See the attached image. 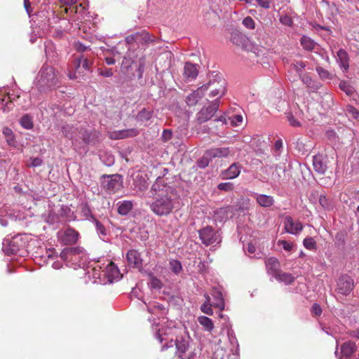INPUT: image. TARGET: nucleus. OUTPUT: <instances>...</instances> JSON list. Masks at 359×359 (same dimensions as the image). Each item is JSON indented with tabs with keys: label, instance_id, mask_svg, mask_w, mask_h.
<instances>
[{
	"label": "nucleus",
	"instance_id": "f257e3e1",
	"mask_svg": "<svg viewBox=\"0 0 359 359\" xmlns=\"http://www.w3.org/2000/svg\"><path fill=\"white\" fill-rule=\"evenodd\" d=\"M150 201L147 202L151 211L159 217H166L180 209L182 203L178 191L168 184L163 177H158L149 191Z\"/></svg>",
	"mask_w": 359,
	"mask_h": 359
},
{
	"label": "nucleus",
	"instance_id": "f03ea898",
	"mask_svg": "<svg viewBox=\"0 0 359 359\" xmlns=\"http://www.w3.org/2000/svg\"><path fill=\"white\" fill-rule=\"evenodd\" d=\"M152 330L155 337L158 341L165 344L162 346L161 350L164 351L168 348L173 347L172 335L177 334V328L173 322L167 321L166 325H161L158 323L152 325Z\"/></svg>",
	"mask_w": 359,
	"mask_h": 359
},
{
	"label": "nucleus",
	"instance_id": "7ed1b4c3",
	"mask_svg": "<svg viewBox=\"0 0 359 359\" xmlns=\"http://www.w3.org/2000/svg\"><path fill=\"white\" fill-rule=\"evenodd\" d=\"M57 82V76L53 67L43 65L38 74L36 86L40 91L55 86Z\"/></svg>",
	"mask_w": 359,
	"mask_h": 359
},
{
	"label": "nucleus",
	"instance_id": "20e7f679",
	"mask_svg": "<svg viewBox=\"0 0 359 359\" xmlns=\"http://www.w3.org/2000/svg\"><path fill=\"white\" fill-rule=\"evenodd\" d=\"M62 132L66 137L72 140V144L74 147H76V140L75 138L76 135L82 139L86 144L90 142V133L88 131L83 129L79 130L77 128H74L72 125L67 124L62 126Z\"/></svg>",
	"mask_w": 359,
	"mask_h": 359
},
{
	"label": "nucleus",
	"instance_id": "39448f33",
	"mask_svg": "<svg viewBox=\"0 0 359 359\" xmlns=\"http://www.w3.org/2000/svg\"><path fill=\"white\" fill-rule=\"evenodd\" d=\"M93 276L95 278L98 279H101L102 276L106 277L109 283H112L114 280H118L121 278L119 270L112 262H110L104 269L101 271L95 269Z\"/></svg>",
	"mask_w": 359,
	"mask_h": 359
},
{
	"label": "nucleus",
	"instance_id": "423d86ee",
	"mask_svg": "<svg viewBox=\"0 0 359 359\" xmlns=\"http://www.w3.org/2000/svg\"><path fill=\"white\" fill-rule=\"evenodd\" d=\"M201 242L206 246L221 242L220 235L212 226H207L198 231Z\"/></svg>",
	"mask_w": 359,
	"mask_h": 359
},
{
	"label": "nucleus",
	"instance_id": "0eeeda50",
	"mask_svg": "<svg viewBox=\"0 0 359 359\" xmlns=\"http://www.w3.org/2000/svg\"><path fill=\"white\" fill-rule=\"evenodd\" d=\"M3 251L8 255H15L25 246L21 236L18 235L12 239H4L3 241Z\"/></svg>",
	"mask_w": 359,
	"mask_h": 359
},
{
	"label": "nucleus",
	"instance_id": "6e6552de",
	"mask_svg": "<svg viewBox=\"0 0 359 359\" xmlns=\"http://www.w3.org/2000/svg\"><path fill=\"white\" fill-rule=\"evenodd\" d=\"M102 186L109 193H114L122 187V177L119 175L104 176Z\"/></svg>",
	"mask_w": 359,
	"mask_h": 359
},
{
	"label": "nucleus",
	"instance_id": "1a4fd4ad",
	"mask_svg": "<svg viewBox=\"0 0 359 359\" xmlns=\"http://www.w3.org/2000/svg\"><path fill=\"white\" fill-rule=\"evenodd\" d=\"M219 103V100L216 99L211 104L203 107L196 115L197 121L202 123L210 120L217 111Z\"/></svg>",
	"mask_w": 359,
	"mask_h": 359
},
{
	"label": "nucleus",
	"instance_id": "9d476101",
	"mask_svg": "<svg viewBox=\"0 0 359 359\" xmlns=\"http://www.w3.org/2000/svg\"><path fill=\"white\" fill-rule=\"evenodd\" d=\"M81 252L80 248H66L60 252V257L67 265L74 266Z\"/></svg>",
	"mask_w": 359,
	"mask_h": 359
},
{
	"label": "nucleus",
	"instance_id": "9b49d317",
	"mask_svg": "<svg viewBox=\"0 0 359 359\" xmlns=\"http://www.w3.org/2000/svg\"><path fill=\"white\" fill-rule=\"evenodd\" d=\"M57 237L64 245H73L77 242L79 233L74 229L68 228L65 230L59 231Z\"/></svg>",
	"mask_w": 359,
	"mask_h": 359
},
{
	"label": "nucleus",
	"instance_id": "f8f14e48",
	"mask_svg": "<svg viewBox=\"0 0 359 359\" xmlns=\"http://www.w3.org/2000/svg\"><path fill=\"white\" fill-rule=\"evenodd\" d=\"M69 7H66L65 11L79 13L83 15L88 8V3L86 0H69Z\"/></svg>",
	"mask_w": 359,
	"mask_h": 359
},
{
	"label": "nucleus",
	"instance_id": "ddd939ff",
	"mask_svg": "<svg viewBox=\"0 0 359 359\" xmlns=\"http://www.w3.org/2000/svg\"><path fill=\"white\" fill-rule=\"evenodd\" d=\"M212 84H214V83L209 82L208 83L201 86L197 90L189 94L187 97V104L189 106L196 105L198 100L204 95L205 91Z\"/></svg>",
	"mask_w": 359,
	"mask_h": 359
},
{
	"label": "nucleus",
	"instance_id": "4468645a",
	"mask_svg": "<svg viewBox=\"0 0 359 359\" xmlns=\"http://www.w3.org/2000/svg\"><path fill=\"white\" fill-rule=\"evenodd\" d=\"M190 339V336L186 330H183V334L180 337H177L175 344L177 353L180 357L187 351Z\"/></svg>",
	"mask_w": 359,
	"mask_h": 359
},
{
	"label": "nucleus",
	"instance_id": "2eb2a0df",
	"mask_svg": "<svg viewBox=\"0 0 359 359\" xmlns=\"http://www.w3.org/2000/svg\"><path fill=\"white\" fill-rule=\"evenodd\" d=\"M338 291L342 294H348L353 288V280L348 276H342L337 282Z\"/></svg>",
	"mask_w": 359,
	"mask_h": 359
},
{
	"label": "nucleus",
	"instance_id": "dca6fc26",
	"mask_svg": "<svg viewBox=\"0 0 359 359\" xmlns=\"http://www.w3.org/2000/svg\"><path fill=\"white\" fill-rule=\"evenodd\" d=\"M212 297V305L215 308H217L220 311L224 309L225 304L222 293V288L220 286L215 287L211 292Z\"/></svg>",
	"mask_w": 359,
	"mask_h": 359
},
{
	"label": "nucleus",
	"instance_id": "f3484780",
	"mask_svg": "<svg viewBox=\"0 0 359 359\" xmlns=\"http://www.w3.org/2000/svg\"><path fill=\"white\" fill-rule=\"evenodd\" d=\"M283 223L285 231L289 233L297 235L302 231V223L299 221H294L290 216H286Z\"/></svg>",
	"mask_w": 359,
	"mask_h": 359
},
{
	"label": "nucleus",
	"instance_id": "a211bd4d",
	"mask_svg": "<svg viewBox=\"0 0 359 359\" xmlns=\"http://www.w3.org/2000/svg\"><path fill=\"white\" fill-rule=\"evenodd\" d=\"M138 133L139 132L136 128L123 129L109 133V137L111 140H121L135 137Z\"/></svg>",
	"mask_w": 359,
	"mask_h": 359
},
{
	"label": "nucleus",
	"instance_id": "6ab92c4d",
	"mask_svg": "<svg viewBox=\"0 0 359 359\" xmlns=\"http://www.w3.org/2000/svg\"><path fill=\"white\" fill-rule=\"evenodd\" d=\"M128 265L131 267L140 269L142 266V259L140 253L135 250H129L126 255Z\"/></svg>",
	"mask_w": 359,
	"mask_h": 359
},
{
	"label": "nucleus",
	"instance_id": "aec40b11",
	"mask_svg": "<svg viewBox=\"0 0 359 359\" xmlns=\"http://www.w3.org/2000/svg\"><path fill=\"white\" fill-rule=\"evenodd\" d=\"M241 165L238 163H233L226 170L221 173L222 179L232 180L236 178L241 173Z\"/></svg>",
	"mask_w": 359,
	"mask_h": 359
},
{
	"label": "nucleus",
	"instance_id": "412c9836",
	"mask_svg": "<svg viewBox=\"0 0 359 359\" xmlns=\"http://www.w3.org/2000/svg\"><path fill=\"white\" fill-rule=\"evenodd\" d=\"M74 65L76 67V73H78L79 75L83 74L85 71H90V63L83 55L75 59Z\"/></svg>",
	"mask_w": 359,
	"mask_h": 359
},
{
	"label": "nucleus",
	"instance_id": "4be33fe9",
	"mask_svg": "<svg viewBox=\"0 0 359 359\" xmlns=\"http://www.w3.org/2000/svg\"><path fill=\"white\" fill-rule=\"evenodd\" d=\"M197 66L191 62H186L184 67V76L187 81H193L198 76Z\"/></svg>",
	"mask_w": 359,
	"mask_h": 359
},
{
	"label": "nucleus",
	"instance_id": "5701e85b",
	"mask_svg": "<svg viewBox=\"0 0 359 359\" xmlns=\"http://www.w3.org/2000/svg\"><path fill=\"white\" fill-rule=\"evenodd\" d=\"M313 166L314 170L320 174H324L327 169L324 157L320 154L313 156Z\"/></svg>",
	"mask_w": 359,
	"mask_h": 359
},
{
	"label": "nucleus",
	"instance_id": "b1692460",
	"mask_svg": "<svg viewBox=\"0 0 359 359\" xmlns=\"http://www.w3.org/2000/svg\"><path fill=\"white\" fill-rule=\"evenodd\" d=\"M303 84L306 85L311 91H317L321 86L319 82L313 81L308 74H304L299 77Z\"/></svg>",
	"mask_w": 359,
	"mask_h": 359
},
{
	"label": "nucleus",
	"instance_id": "393cba45",
	"mask_svg": "<svg viewBox=\"0 0 359 359\" xmlns=\"http://www.w3.org/2000/svg\"><path fill=\"white\" fill-rule=\"evenodd\" d=\"M337 61L339 64V66L344 69V71H347L349 68V57L347 52L344 49H340L337 53Z\"/></svg>",
	"mask_w": 359,
	"mask_h": 359
},
{
	"label": "nucleus",
	"instance_id": "a878e982",
	"mask_svg": "<svg viewBox=\"0 0 359 359\" xmlns=\"http://www.w3.org/2000/svg\"><path fill=\"white\" fill-rule=\"evenodd\" d=\"M357 350L356 344L353 341H346L341 347V356L349 358Z\"/></svg>",
	"mask_w": 359,
	"mask_h": 359
},
{
	"label": "nucleus",
	"instance_id": "bb28decb",
	"mask_svg": "<svg viewBox=\"0 0 359 359\" xmlns=\"http://www.w3.org/2000/svg\"><path fill=\"white\" fill-rule=\"evenodd\" d=\"M254 196L257 203L262 207L269 208L274 203L273 198L271 196L258 194H255Z\"/></svg>",
	"mask_w": 359,
	"mask_h": 359
},
{
	"label": "nucleus",
	"instance_id": "cd10ccee",
	"mask_svg": "<svg viewBox=\"0 0 359 359\" xmlns=\"http://www.w3.org/2000/svg\"><path fill=\"white\" fill-rule=\"evenodd\" d=\"M266 266L268 273L274 277L279 271V263L274 257L269 258L266 262Z\"/></svg>",
	"mask_w": 359,
	"mask_h": 359
},
{
	"label": "nucleus",
	"instance_id": "c85d7f7f",
	"mask_svg": "<svg viewBox=\"0 0 359 359\" xmlns=\"http://www.w3.org/2000/svg\"><path fill=\"white\" fill-rule=\"evenodd\" d=\"M209 151L212 158L227 157L231 153L229 148L227 147L214 148L209 149Z\"/></svg>",
	"mask_w": 359,
	"mask_h": 359
},
{
	"label": "nucleus",
	"instance_id": "c756f323",
	"mask_svg": "<svg viewBox=\"0 0 359 359\" xmlns=\"http://www.w3.org/2000/svg\"><path fill=\"white\" fill-rule=\"evenodd\" d=\"M133 203L131 201H123L118 203V212L121 215H127L133 209Z\"/></svg>",
	"mask_w": 359,
	"mask_h": 359
},
{
	"label": "nucleus",
	"instance_id": "7c9ffc66",
	"mask_svg": "<svg viewBox=\"0 0 359 359\" xmlns=\"http://www.w3.org/2000/svg\"><path fill=\"white\" fill-rule=\"evenodd\" d=\"M301 44L304 49L308 51L314 50L318 46V45L313 39L306 36H303L302 37Z\"/></svg>",
	"mask_w": 359,
	"mask_h": 359
},
{
	"label": "nucleus",
	"instance_id": "2f4dec72",
	"mask_svg": "<svg viewBox=\"0 0 359 359\" xmlns=\"http://www.w3.org/2000/svg\"><path fill=\"white\" fill-rule=\"evenodd\" d=\"M198 322L205 331L212 332L214 329L213 321L208 317L201 316L198 318Z\"/></svg>",
	"mask_w": 359,
	"mask_h": 359
},
{
	"label": "nucleus",
	"instance_id": "473e14b6",
	"mask_svg": "<svg viewBox=\"0 0 359 359\" xmlns=\"http://www.w3.org/2000/svg\"><path fill=\"white\" fill-rule=\"evenodd\" d=\"M204 297L205 299V302L201 305V311L208 316L213 315V310L212 307L213 306L211 303V299L208 294H204Z\"/></svg>",
	"mask_w": 359,
	"mask_h": 359
},
{
	"label": "nucleus",
	"instance_id": "72a5a7b5",
	"mask_svg": "<svg viewBox=\"0 0 359 359\" xmlns=\"http://www.w3.org/2000/svg\"><path fill=\"white\" fill-rule=\"evenodd\" d=\"M147 311L150 313L158 316V315H163L165 313V307L158 303H153L150 304L147 306Z\"/></svg>",
	"mask_w": 359,
	"mask_h": 359
},
{
	"label": "nucleus",
	"instance_id": "f704fd0d",
	"mask_svg": "<svg viewBox=\"0 0 359 359\" xmlns=\"http://www.w3.org/2000/svg\"><path fill=\"white\" fill-rule=\"evenodd\" d=\"M95 226L97 235L102 241H105L108 239V231L104 226L98 220H95Z\"/></svg>",
	"mask_w": 359,
	"mask_h": 359
},
{
	"label": "nucleus",
	"instance_id": "c9c22d12",
	"mask_svg": "<svg viewBox=\"0 0 359 359\" xmlns=\"http://www.w3.org/2000/svg\"><path fill=\"white\" fill-rule=\"evenodd\" d=\"M273 278L280 282L285 283L286 285L292 283L294 280V277L291 274L280 271Z\"/></svg>",
	"mask_w": 359,
	"mask_h": 359
},
{
	"label": "nucleus",
	"instance_id": "e433bc0d",
	"mask_svg": "<svg viewBox=\"0 0 359 359\" xmlns=\"http://www.w3.org/2000/svg\"><path fill=\"white\" fill-rule=\"evenodd\" d=\"M212 157L210 154L209 150L206 151L204 155L198 160V166L200 168H206L210 162L212 160Z\"/></svg>",
	"mask_w": 359,
	"mask_h": 359
},
{
	"label": "nucleus",
	"instance_id": "4c0bfd02",
	"mask_svg": "<svg viewBox=\"0 0 359 359\" xmlns=\"http://www.w3.org/2000/svg\"><path fill=\"white\" fill-rule=\"evenodd\" d=\"M244 252L245 254H247L250 257H255V258H260V254L256 253V248L255 246L251 243H248L247 244V246L243 245Z\"/></svg>",
	"mask_w": 359,
	"mask_h": 359
},
{
	"label": "nucleus",
	"instance_id": "58836bf2",
	"mask_svg": "<svg viewBox=\"0 0 359 359\" xmlns=\"http://www.w3.org/2000/svg\"><path fill=\"white\" fill-rule=\"evenodd\" d=\"M231 41L236 45L244 48L245 46L247 39L245 36L241 34H235L231 37Z\"/></svg>",
	"mask_w": 359,
	"mask_h": 359
},
{
	"label": "nucleus",
	"instance_id": "ea45409f",
	"mask_svg": "<svg viewBox=\"0 0 359 359\" xmlns=\"http://www.w3.org/2000/svg\"><path fill=\"white\" fill-rule=\"evenodd\" d=\"M20 123L25 129L29 130L33 128L32 118L28 115H24L20 120Z\"/></svg>",
	"mask_w": 359,
	"mask_h": 359
},
{
	"label": "nucleus",
	"instance_id": "a19ab883",
	"mask_svg": "<svg viewBox=\"0 0 359 359\" xmlns=\"http://www.w3.org/2000/svg\"><path fill=\"white\" fill-rule=\"evenodd\" d=\"M291 67L297 72L299 77H300L304 74L302 72L306 67V64L302 61H296L291 65Z\"/></svg>",
	"mask_w": 359,
	"mask_h": 359
},
{
	"label": "nucleus",
	"instance_id": "79ce46f5",
	"mask_svg": "<svg viewBox=\"0 0 359 359\" xmlns=\"http://www.w3.org/2000/svg\"><path fill=\"white\" fill-rule=\"evenodd\" d=\"M152 116V111L147 110L146 109H142L137 115V119L141 121L149 120Z\"/></svg>",
	"mask_w": 359,
	"mask_h": 359
},
{
	"label": "nucleus",
	"instance_id": "37998d69",
	"mask_svg": "<svg viewBox=\"0 0 359 359\" xmlns=\"http://www.w3.org/2000/svg\"><path fill=\"white\" fill-rule=\"evenodd\" d=\"M3 135L5 136L6 139V142L9 145H13L15 142L14 136L13 134V131L8 127H4L3 128Z\"/></svg>",
	"mask_w": 359,
	"mask_h": 359
},
{
	"label": "nucleus",
	"instance_id": "c03bdc74",
	"mask_svg": "<svg viewBox=\"0 0 359 359\" xmlns=\"http://www.w3.org/2000/svg\"><path fill=\"white\" fill-rule=\"evenodd\" d=\"M225 93V87H224V82L223 81L222 83L219 85V88H216L211 90L210 93V96L212 97L219 96L221 97L223 96Z\"/></svg>",
	"mask_w": 359,
	"mask_h": 359
},
{
	"label": "nucleus",
	"instance_id": "a18cd8bd",
	"mask_svg": "<svg viewBox=\"0 0 359 359\" xmlns=\"http://www.w3.org/2000/svg\"><path fill=\"white\" fill-rule=\"evenodd\" d=\"M304 246L310 250L316 249V242L312 237H307L303 241Z\"/></svg>",
	"mask_w": 359,
	"mask_h": 359
},
{
	"label": "nucleus",
	"instance_id": "49530a36",
	"mask_svg": "<svg viewBox=\"0 0 359 359\" xmlns=\"http://www.w3.org/2000/svg\"><path fill=\"white\" fill-rule=\"evenodd\" d=\"M133 60L130 57H124L121 63V71L124 74L128 73L129 69L131 67Z\"/></svg>",
	"mask_w": 359,
	"mask_h": 359
},
{
	"label": "nucleus",
	"instance_id": "de8ad7c7",
	"mask_svg": "<svg viewBox=\"0 0 359 359\" xmlns=\"http://www.w3.org/2000/svg\"><path fill=\"white\" fill-rule=\"evenodd\" d=\"M169 265L170 270L176 274L179 273L182 270V264L180 262L177 260H170L169 262Z\"/></svg>",
	"mask_w": 359,
	"mask_h": 359
},
{
	"label": "nucleus",
	"instance_id": "09e8293b",
	"mask_svg": "<svg viewBox=\"0 0 359 359\" xmlns=\"http://www.w3.org/2000/svg\"><path fill=\"white\" fill-rule=\"evenodd\" d=\"M140 36H142V39L145 41V42H149L150 39H149V34L148 33H143L142 34H140V33H136L133 35H130L129 36H128L126 38V41L128 43H130L132 40L133 39H138V38Z\"/></svg>",
	"mask_w": 359,
	"mask_h": 359
},
{
	"label": "nucleus",
	"instance_id": "8fccbe9b",
	"mask_svg": "<svg viewBox=\"0 0 359 359\" xmlns=\"http://www.w3.org/2000/svg\"><path fill=\"white\" fill-rule=\"evenodd\" d=\"M242 25L248 29H255L256 27L255 20L250 16H247L243 20Z\"/></svg>",
	"mask_w": 359,
	"mask_h": 359
},
{
	"label": "nucleus",
	"instance_id": "3c124183",
	"mask_svg": "<svg viewBox=\"0 0 359 359\" xmlns=\"http://www.w3.org/2000/svg\"><path fill=\"white\" fill-rule=\"evenodd\" d=\"M149 285L151 288L157 290L161 289L163 285L161 281L154 276H151Z\"/></svg>",
	"mask_w": 359,
	"mask_h": 359
},
{
	"label": "nucleus",
	"instance_id": "603ef678",
	"mask_svg": "<svg viewBox=\"0 0 359 359\" xmlns=\"http://www.w3.org/2000/svg\"><path fill=\"white\" fill-rule=\"evenodd\" d=\"M316 72L321 79H332V74L327 70L323 69L321 67H317Z\"/></svg>",
	"mask_w": 359,
	"mask_h": 359
},
{
	"label": "nucleus",
	"instance_id": "864d4df0",
	"mask_svg": "<svg viewBox=\"0 0 359 359\" xmlns=\"http://www.w3.org/2000/svg\"><path fill=\"white\" fill-rule=\"evenodd\" d=\"M339 87L341 90L345 92L348 95H352L354 92L353 88L345 81H341L339 83Z\"/></svg>",
	"mask_w": 359,
	"mask_h": 359
},
{
	"label": "nucleus",
	"instance_id": "5fc2aeb1",
	"mask_svg": "<svg viewBox=\"0 0 359 359\" xmlns=\"http://www.w3.org/2000/svg\"><path fill=\"white\" fill-rule=\"evenodd\" d=\"M218 189L222 191H231L233 189V184L231 182L220 183L217 186Z\"/></svg>",
	"mask_w": 359,
	"mask_h": 359
},
{
	"label": "nucleus",
	"instance_id": "6e6d98bb",
	"mask_svg": "<svg viewBox=\"0 0 359 359\" xmlns=\"http://www.w3.org/2000/svg\"><path fill=\"white\" fill-rule=\"evenodd\" d=\"M215 216L217 219L221 218V222H222L224 219H226L228 218L226 208H221L220 210H217V212L215 213Z\"/></svg>",
	"mask_w": 359,
	"mask_h": 359
},
{
	"label": "nucleus",
	"instance_id": "4d7b16f0",
	"mask_svg": "<svg viewBox=\"0 0 359 359\" xmlns=\"http://www.w3.org/2000/svg\"><path fill=\"white\" fill-rule=\"evenodd\" d=\"M346 111L348 114L351 115L353 118L357 119L359 118V111L353 106L348 105L346 107Z\"/></svg>",
	"mask_w": 359,
	"mask_h": 359
},
{
	"label": "nucleus",
	"instance_id": "13d9d810",
	"mask_svg": "<svg viewBox=\"0 0 359 359\" xmlns=\"http://www.w3.org/2000/svg\"><path fill=\"white\" fill-rule=\"evenodd\" d=\"M287 118L290 126L293 127L300 126V122L297 121L291 113L287 114Z\"/></svg>",
	"mask_w": 359,
	"mask_h": 359
},
{
	"label": "nucleus",
	"instance_id": "bf43d9fd",
	"mask_svg": "<svg viewBox=\"0 0 359 359\" xmlns=\"http://www.w3.org/2000/svg\"><path fill=\"white\" fill-rule=\"evenodd\" d=\"M53 49V46L52 45L51 42H48L45 44V52L47 57L50 58L54 56Z\"/></svg>",
	"mask_w": 359,
	"mask_h": 359
},
{
	"label": "nucleus",
	"instance_id": "052dcab7",
	"mask_svg": "<svg viewBox=\"0 0 359 359\" xmlns=\"http://www.w3.org/2000/svg\"><path fill=\"white\" fill-rule=\"evenodd\" d=\"M172 131L168 129H165L163 131L161 138L163 142H168L172 138Z\"/></svg>",
	"mask_w": 359,
	"mask_h": 359
},
{
	"label": "nucleus",
	"instance_id": "680f3d73",
	"mask_svg": "<svg viewBox=\"0 0 359 359\" xmlns=\"http://www.w3.org/2000/svg\"><path fill=\"white\" fill-rule=\"evenodd\" d=\"M230 119H231V122L233 125L238 126L243 121V116L241 115H234V116H232L230 118Z\"/></svg>",
	"mask_w": 359,
	"mask_h": 359
},
{
	"label": "nucleus",
	"instance_id": "e2e57ef3",
	"mask_svg": "<svg viewBox=\"0 0 359 359\" xmlns=\"http://www.w3.org/2000/svg\"><path fill=\"white\" fill-rule=\"evenodd\" d=\"M279 243L282 245L283 249L286 251H291L293 248L292 243L287 242L286 241H279Z\"/></svg>",
	"mask_w": 359,
	"mask_h": 359
},
{
	"label": "nucleus",
	"instance_id": "0e129e2a",
	"mask_svg": "<svg viewBox=\"0 0 359 359\" xmlns=\"http://www.w3.org/2000/svg\"><path fill=\"white\" fill-rule=\"evenodd\" d=\"M74 47L76 50L79 52H83L88 49V47L86 46H84L79 41L75 42L74 44Z\"/></svg>",
	"mask_w": 359,
	"mask_h": 359
},
{
	"label": "nucleus",
	"instance_id": "69168bd1",
	"mask_svg": "<svg viewBox=\"0 0 359 359\" xmlns=\"http://www.w3.org/2000/svg\"><path fill=\"white\" fill-rule=\"evenodd\" d=\"M312 312L316 316H320L322 313V309H321V307L320 306V305L318 304H314L312 306Z\"/></svg>",
	"mask_w": 359,
	"mask_h": 359
},
{
	"label": "nucleus",
	"instance_id": "338daca9",
	"mask_svg": "<svg viewBox=\"0 0 359 359\" xmlns=\"http://www.w3.org/2000/svg\"><path fill=\"white\" fill-rule=\"evenodd\" d=\"M257 1L262 8H269L270 7L271 0H257Z\"/></svg>",
	"mask_w": 359,
	"mask_h": 359
},
{
	"label": "nucleus",
	"instance_id": "774afa93",
	"mask_svg": "<svg viewBox=\"0 0 359 359\" xmlns=\"http://www.w3.org/2000/svg\"><path fill=\"white\" fill-rule=\"evenodd\" d=\"M319 203L324 208H328L327 199L325 196H320L319 198Z\"/></svg>",
	"mask_w": 359,
	"mask_h": 359
}]
</instances>
